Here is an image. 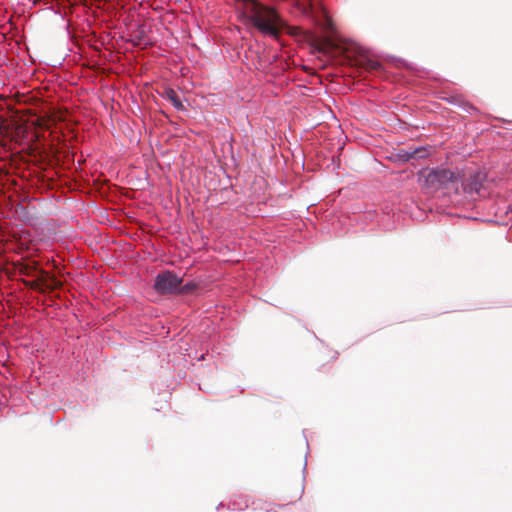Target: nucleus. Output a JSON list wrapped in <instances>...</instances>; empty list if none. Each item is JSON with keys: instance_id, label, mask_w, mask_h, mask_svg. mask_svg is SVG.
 <instances>
[{"instance_id": "9", "label": "nucleus", "mask_w": 512, "mask_h": 512, "mask_svg": "<svg viewBox=\"0 0 512 512\" xmlns=\"http://www.w3.org/2000/svg\"><path fill=\"white\" fill-rule=\"evenodd\" d=\"M248 507V502L247 500H242L240 499V501H232L229 503L228 505V508L231 509V510H234V511H241V510H244L245 508Z\"/></svg>"}, {"instance_id": "1", "label": "nucleus", "mask_w": 512, "mask_h": 512, "mask_svg": "<svg viewBox=\"0 0 512 512\" xmlns=\"http://www.w3.org/2000/svg\"><path fill=\"white\" fill-rule=\"evenodd\" d=\"M242 14L261 34L278 39L283 23L275 8L257 0H243Z\"/></svg>"}, {"instance_id": "5", "label": "nucleus", "mask_w": 512, "mask_h": 512, "mask_svg": "<svg viewBox=\"0 0 512 512\" xmlns=\"http://www.w3.org/2000/svg\"><path fill=\"white\" fill-rule=\"evenodd\" d=\"M146 25H138L137 30L130 33V44L137 47H144L149 43Z\"/></svg>"}, {"instance_id": "7", "label": "nucleus", "mask_w": 512, "mask_h": 512, "mask_svg": "<svg viewBox=\"0 0 512 512\" xmlns=\"http://www.w3.org/2000/svg\"><path fill=\"white\" fill-rule=\"evenodd\" d=\"M164 97L172 103L176 110H184V105L182 104L178 93L173 88H166L164 91Z\"/></svg>"}, {"instance_id": "10", "label": "nucleus", "mask_w": 512, "mask_h": 512, "mask_svg": "<svg viewBox=\"0 0 512 512\" xmlns=\"http://www.w3.org/2000/svg\"><path fill=\"white\" fill-rule=\"evenodd\" d=\"M379 66H380V64H379V63H374V64H373V68H377V67H379Z\"/></svg>"}, {"instance_id": "4", "label": "nucleus", "mask_w": 512, "mask_h": 512, "mask_svg": "<svg viewBox=\"0 0 512 512\" xmlns=\"http://www.w3.org/2000/svg\"><path fill=\"white\" fill-rule=\"evenodd\" d=\"M183 278L170 270L163 271L155 277L154 290L160 295H177Z\"/></svg>"}, {"instance_id": "6", "label": "nucleus", "mask_w": 512, "mask_h": 512, "mask_svg": "<svg viewBox=\"0 0 512 512\" xmlns=\"http://www.w3.org/2000/svg\"><path fill=\"white\" fill-rule=\"evenodd\" d=\"M427 156V150L424 147H418L413 150H401L399 153L400 159L409 161L411 159H420Z\"/></svg>"}, {"instance_id": "2", "label": "nucleus", "mask_w": 512, "mask_h": 512, "mask_svg": "<svg viewBox=\"0 0 512 512\" xmlns=\"http://www.w3.org/2000/svg\"><path fill=\"white\" fill-rule=\"evenodd\" d=\"M457 175V192L454 193L453 201L465 202L476 201L488 196L489 192L484 185L486 175L481 171H465Z\"/></svg>"}, {"instance_id": "11", "label": "nucleus", "mask_w": 512, "mask_h": 512, "mask_svg": "<svg viewBox=\"0 0 512 512\" xmlns=\"http://www.w3.org/2000/svg\"><path fill=\"white\" fill-rule=\"evenodd\" d=\"M221 506H223V504L219 503V505L217 506V510H219Z\"/></svg>"}, {"instance_id": "3", "label": "nucleus", "mask_w": 512, "mask_h": 512, "mask_svg": "<svg viewBox=\"0 0 512 512\" xmlns=\"http://www.w3.org/2000/svg\"><path fill=\"white\" fill-rule=\"evenodd\" d=\"M456 173L444 167L426 169L419 173V182L424 189L430 191L442 190L453 201L458 185Z\"/></svg>"}, {"instance_id": "8", "label": "nucleus", "mask_w": 512, "mask_h": 512, "mask_svg": "<svg viewBox=\"0 0 512 512\" xmlns=\"http://www.w3.org/2000/svg\"><path fill=\"white\" fill-rule=\"evenodd\" d=\"M197 288V284L193 281H190V282H187L185 284H183V282L181 284H179V289L177 291V295H187V294H190L192 292H194Z\"/></svg>"}]
</instances>
